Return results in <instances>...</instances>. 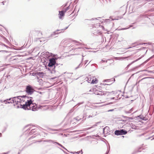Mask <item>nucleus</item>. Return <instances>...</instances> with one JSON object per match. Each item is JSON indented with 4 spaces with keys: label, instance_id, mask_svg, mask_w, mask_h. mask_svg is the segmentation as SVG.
Here are the masks:
<instances>
[{
    "label": "nucleus",
    "instance_id": "ddd939ff",
    "mask_svg": "<svg viewBox=\"0 0 154 154\" xmlns=\"http://www.w3.org/2000/svg\"><path fill=\"white\" fill-rule=\"evenodd\" d=\"M129 28V27H128V28H122L121 29L122 30H125V29H128Z\"/></svg>",
    "mask_w": 154,
    "mask_h": 154
},
{
    "label": "nucleus",
    "instance_id": "20e7f679",
    "mask_svg": "<svg viewBox=\"0 0 154 154\" xmlns=\"http://www.w3.org/2000/svg\"><path fill=\"white\" fill-rule=\"evenodd\" d=\"M55 63V60L54 58L50 59L49 62L48 64V66L49 67H52Z\"/></svg>",
    "mask_w": 154,
    "mask_h": 154
},
{
    "label": "nucleus",
    "instance_id": "6ab92c4d",
    "mask_svg": "<svg viewBox=\"0 0 154 154\" xmlns=\"http://www.w3.org/2000/svg\"><path fill=\"white\" fill-rule=\"evenodd\" d=\"M127 57H123L122 58L123 59H126V58H127Z\"/></svg>",
    "mask_w": 154,
    "mask_h": 154
},
{
    "label": "nucleus",
    "instance_id": "bb28decb",
    "mask_svg": "<svg viewBox=\"0 0 154 154\" xmlns=\"http://www.w3.org/2000/svg\"><path fill=\"white\" fill-rule=\"evenodd\" d=\"M105 130V129L104 128V129H103V132H104Z\"/></svg>",
    "mask_w": 154,
    "mask_h": 154
},
{
    "label": "nucleus",
    "instance_id": "f8f14e48",
    "mask_svg": "<svg viewBox=\"0 0 154 154\" xmlns=\"http://www.w3.org/2000/svg\"><path fill=\"white\" fill-rule=\"evenodd\" d=\"M133 109L134 108H132L128 111L127 112L128 113H131L132 112V111L133 110Z\"/></svg>",
    "mask_w": 154,
    "mask_h": 154
},
{
    "label": "nucleus",
    "instance_id": "6e6552de",
    "mask_svg": "<svg viewBox=\"0 0 154 154\" xmlns=\"http://www.w3.org/2000/svg\"><path fill=\"white\" fill-rule=\"evenodd\" d=\"M97 79L94 77H93L91 81V83L93 84H96L97 82Z\"/></svg>",
    "mask_w": 154,
    "mask_h": 154
},
{
    "label": "nucleus",
    "instance_id": "9d476101",
    "mask_svg": "<svg viewBox=\"0 0 154 154\" xmlns=\"http://www.w3.org/2000/svg\"><path fill=\"white\" fill-rule=\"evenodd\" d=\"M140 58H139L136 60H134V61H133V62H132L131 64H129L128 66H129L131 64H132V63H134L135 62L137 61V60H139Z\"/></svg>",
    "mask_w": 154,
    "mask_h": 154
},
{
    "label": "nucleus",
    "instance_id": "cd10ccee",
    "mask_svg": "<svg viewBox=\"0 0 154 154\" xmlns=\"http://www.w3.org/2000/svg\"><path fill=\"white\" fill-rule=\"evenodd\" d=\"M102 28L103 29H104V28L103 27H102Z\"/></svg>",
    "mask_w": 154,
    "mask_h": 154
},
{
    "label": "nucleus",
    "instance_id": "f03ea898",
    "mask_svg": "<svg viewBox=\"0 0 154 154\" xmlns=\"http://www.w3.org/2000/svg\"><path fill=\"white\" fill-rule=\"evenodd\" d=\"M127 133L126 131L123 129L120 130H116L115 131V134L117 135L125 134Z\"/></svg>",
    "mask_w": 154,
    "mask_h": 154
},
{
    "label": "nucleus",
    "instance_id": "423d86ee",
    "mask_svg": "<svg viewBox=\"0 0 154 154\" xmlns=\"http://www.w3.org/2000/svg\"><path fill=\"white\" fill-rule=\"evenodd\" d=\"M64 12L63 11H59V17L60 19H61L62 17L64 15Z\"/></svg>",
    "mask_w": 154,
    "mask_h": 154
},
{
    "label": "nucleus",
    "instance_id": "1a4fd4ad",
    "mask_svg": "<svg viewBox=\"0 0 154 154\" xmlns=\"http://www.w3.org/2000/svg\"><path fill=\"white\" fill-rule=\"evenodd\" d=\"M55 143H56L58 145H59V146H61L62 148H63V149H65L66 150L68 151L67 150L66 148H65L62 145H61V144H60L59 143H58V142H55Z\"/></svg>",
    "mask_w": 154,
    "mask_h": 154
},
{
    "label": "nucleus",
    "instance_id": "a211bd4d",
    "mask_svg": "<svg viewBox=\"0 0 154 154\" xmlns=\"http://www.w3.org/2000/svg\"><path fill=\"white\" fill-rule=\"evenodd\" d=\"M75 43H78L77 41H75Z\"/></svg>",
    "mask_w": 154,
    "mask_h": 154
},
{
    "label": "nucleus",
    "instance_id": "473e14b6",
    "mask_svg": "<svg viewBox=\"0 0 154 154\" xmlns=\"http://www.w3.org/2000/svg\"><path fill=\"white\" fill-rule=\"evenodd\" d=\"M86 63H87V62H86V63H85V64Z\"/></svg>",
    "mask_w": 154,
    "mask_h": 154
},
{
    "label": "nucleus",
    "instance_id": "f257e3e1",
    "mask_svg": "<svg viewBox=\"0 0 154 154\" xmlns=\"http://www.w3.org/2000/svg\"><path fill=\"white\" fill-rule=\"evenodd\" d=\"M4 102L5 103H13L15 105H20V107L25 110H31L33 111L37 110L39 108L41 109L42 106L37 107L35 103H32L31 97L29 98L27 96H23L14 97L9 99L5 100Z\"/></svg>",
    "mask_w": 154,
    "mask_h": 154
},
{
    "label": "nucleus",
    "instance_id": "2f4dec72",
    "mask_svg": "<svg viewBox=\"0 0 154 154\" xmlns=\"http://www.w3.org/2000/svg\"><path fill=\"white\" fill-rule=\"evenodd\" d=\"M78 68V67H76V69H77V68Z\"/></svg>",
    "mask_w": 154,
    "mask_h": 154
},
{
    "label": "nucleus",
    "instance_id": "7c9ffc66",
    "mask_svg": "<svg viewBox=\"0 0 154 154\" xmlns=\"http://www.w3.org/2000/svg\"><path fill=\"white\" fill-rule=\"evenodd\" d=\"M17 107H20L19 106H17Z\"/></svg>",
    "mask_w": 154,
    "mask_h": 154
},
{
    "label": "nucleus",
    "instance_id": "9b49d317",
    "mask_svg": "<svg viewBox=\"0 0 154 154\" xmlns=\"http://www.w3.org/2000/svg\"><path fill=\"white\" fill-rule=\"evenodd\" d=\"M69 9V6L67 7L64 11H63L64 13H65L67 10Z\"/></svg>",
    "mask_w": 154,
    "mask_h": 154
},
{
    "label": "nucleus",
    "instance_id": "dca6fc26",
    "mask_svg": "<svg viewBox=\"0 0 154 154\" xmlns=\"http://www.w3.org/2000/svg\"><path fill=\"white\" fill-rule=\"evenodd\" d=\"M82 66V65L81 64V63H80L79 65V66Z\"/></svg>",
    "mask_w": 154,
    "mask_h": 154
},
{
    "label": "nucleus",
    "instance_id": "5701e85b",
    "mask_svg": "<svg viewBox=\"0 0 154 154\" xmlns=\"http://www.w3.org/2000/svg\"><path fill=\"white\" fill-rule=\"evenodd\" d=\"M131 48V47H130L129 48H126V49H129L130 48Z\"/></svg>",
    "mask_w": 154,
    "mask_h": 154
},
{
    "label": "nucleus",
    "instance_id": "72a5a7b5",
    "mask_svg": "<svg viewBox=\"0 0 154 154\" xmlns=\"http://www.w3.org/2000/svg\"><path fill=\"white\" fill-rule=\"evenodd\" d=\"M112 93H113V92H113V91H112Z\"/></svg>",
    "mask_w": 154,
    "mask_h": 154
},
{
    "label": "nucleus",
    "instance_id": "0eeeda50",
    "mask_svg": "<svg viewBox=\"0 0 154 154\" xmlns=\"http://www.w3.org/2000/svg\"><path fill=\"white\" fill-rule=\"evenodd\" d=\"M92 79L91 76L90 75H88L86 78V81L88 83H91Z\"/></svg>",
    "mask_w": 154,
    "mask_h": 154
},
{
    "label": "nucleus",
    "instance_id": "7ed1b4c3",
    "mask_svg": "<svg viewBox=\"0 0 154 154\" xmlns=\"http://www.w3.org/2000/svg\"><path fill=\"white\" fill-rule=\"evenodd\" d=\"M26 91L27 93L31 94L33 93L34 90L31 86L29 85L26 87Z\"/></svg>",
    "mask_w": 154,
    "mask_h": 154
},
{
    "label": "nucleus",
    "instance_id": "a878e982",
    "mask_svg": "<svg viewBox=\"0 0 154 154\" xmlns=\"http://www.w3.org/2000/svg\"><path fill=\"white\" fill-rule=\"evenodd\" d=\"M90 117H91V116H88V118H90Z\"/></svg>",
    "mask_w": 154,
    "mask_h": 154
},
{
    "label": "nucleus",
    "instance_id": "aec40b11",
    "mask_svg": "<svg viewBox=\"0 0 154 154\" xmlns=\"http://www.w3.org/2000/svg\"><path fill=\"white\" fill-rule=\"evenodd\" d=\"M109 150L108 151V152H107L106 153V154H108V153L109 152Z\"/></svg>",
    "mask_w": 154,
    "mask_h": 154
},
{
    "label": "nucleus",
    "instance_id": "2eb2a0df",
    "mask_svg": "<svg viewBox=\"0 0 154 154\" xmlns=\"http://www.w3.org/2000/svg\"><path fill=\"white\" fill-rule=\"evenodd\" d=\"M64 153H66V152H65V151H64V150H63V149H60Z\"/></svg>",
    "mask_w": 154,
    "mask_h": 154
},
{
    "label": "nucleus",
    "instance_id": "412c9836",
    "mask_svg": "<svg viewBox=\"0 0 154 154\" xmlns=\"http://www.w3.org/2000/svg\"><path fill=\"white\" fill-rule=\"evenodd\" d=\"M74 119L76 120H78V119H77V118H74Z\"/></svg>",
    "mask_w": 154,
    "mask_h": 154
},
{
    "label": "nucleus",
    "instance_id": "39448f33",
    "mask_svg": "<svg viewBox=\"0 0 154 154\" xmlns=\"http://www.w3.org/2000/svg\"><path fill=\"white\" fill-rule=\"evenodd\" d=\"M93 93L96 95H103L105 94L104 92H102L101 91H95Z\"/></svg>",
    "mask_w": 154,
    "mask_h": 154
},
{
    "label": "nucleus",
    "instance_id": "c756f323",
    "mask_svg": "<svg viewBox=\"0 0 154 154\" xmlns=\"http://www.w3.org/2000/svg\"><path fill=\"white\" fill-rule=\"evenodd\" d=\"M60 30H57V31H60Z\"/></svg>",
    "mask_w": 154,
    "mask_h": 154
},
{
    "label": "nucleus",
    "instance_id": "b1692460",
    "mask_svg": "<svg viewBox=\"0 0 154 154\" xmlns=\"http://www.w3.org/2000/svg\"><path fill=\"white\" fill-rule=\"evenodd\" d=\"M2 136V134L1 133H0V137H1Z\"/></svg>",
    "mask_w": 154,
    "mask_h": 154
},
{
    "label": "nucleus",
    "instance_id": "c85d7f7f",
    "mask_svg": "<svg viewBox=\"0 0 154 154\" xmlns=\"http://www.w3.org/2000/svg\"><path fill=\"white\" fill-rule=\"evenodd\" d=\"M113 110H110L109 111H112Z\"/></svg>",
    "mask_w": 154,
    "mask_h": 154
},
{
    "label": "nucleus",
    "instance_id": "4468645a",
    "mask_svg": "<svg viewBox=\"0 0 154 154\" xmlns=\"http://www.w3.org/2000/svg\"><path fill=\"white\" fill-rule=\"evenodd\" d=\"M68 28V27H66L65 29H62L61 30H66V29H67V28Z\"/></svg>",
    "mask_w": 154,
    "mask_h": 154
},
{
    "label": "nucleus",
    "instance_id": "393cba45",
    "mask_svg": "<svg viewBox=\"0 0 154 154\" xmlns=\"http://www.w3.org/2000/svg\"><path fill=\"white\" fill-rule=\"evenodd\" d=\"M94 116L93 115L92 116H91V117H93Z\"/></svg>",
    "mask_w": 154,
    "mask_h": 154
},
{
    "label": "nucleus",
    "instance_id": "4be33fe9",
    "mask_svg": "<svg viewBox=\"0 0 154 154\" xmlns=\"http://www.w3.org/2000/svg\"><path fill=\"white\" fill-rule=\"evenodd\" d=\"M80 151H79V152H77V153H78V154H79V153H80Z\"/></svg>",
    "mask_w": 154,
    "mask_h": 154
},
{
    "label": "nucleus",
    "instance_id": "f3484780",
    "mask_svg": "<svg viewBox=\"0 0 154 154\" xmlns=\"http://www.w3.org/2000/svg\"><path fill=\"white\" fill-rule=\"evenodd\" d=\"M2 4L3 5H4V2H2Z\"/></svg>",
    "mask_w": 154,
    "mask_h": 154
}]
</instances>
